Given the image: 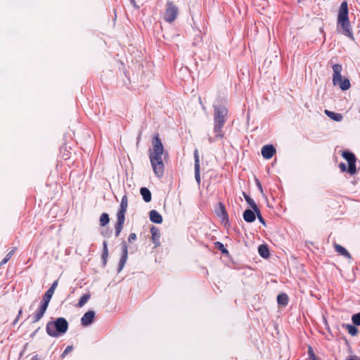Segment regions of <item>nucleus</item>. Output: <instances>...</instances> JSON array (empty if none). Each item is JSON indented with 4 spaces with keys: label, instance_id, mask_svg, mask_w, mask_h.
<instances>
[{
    "label": "nucleus",
    "instance_id": "c03bdc74",
    "mask_svg": "<svg viewBox=\"0 0 360 360\" xmlns=\"http://www.w3.org/2000/svg\"><path fill=\"white\" fill-rule=\"evenodd\" d=\"M19 319H20L19 317L16 316L13 322V325H15L18 323Z\"/></svg>",
    "mask_w": 360,
    "mask_h": 360
},
{
    "label": "nucleus",
    "instance_id": "39448f33",
    "mask_svg": "<svg viewBox=\"0 0 360 360\" xmlns=\"http://www.w3.org/2000/svg\"><path fill=\"white\" fill-rule=\"evenodd\" d=\"M128 206V198L125 194L121 199L119 210L117 212V221L115 224V236L118 237L123 229L125 221V213Z\"/></svg>",
    "mask_w": 360,
    "mask_h": 360
},
{
    "label": "nucleus",
    "instance_id": "a878e982",
    "mask_svg": "<svg viewBox=\"0 0 360 360\" xmlns=\"http://www.w3.org/2000/svg\"><path fill=\"white\" fill-rule=\"evenodd\" d=\"M342 326V328L347 329L349 334H350L352 336H356L359 333V330L356 328L357 326H355L354 323H343Z\"/></svg>",
    "mask_w": 360,
    "mask_h": 360
},
{
    "label": "nucleus",
    "instance_id": "f03ea898",
    "mask_svg": "<svg viewBox=\"0 0 360 360\" xmlns=\"http://www.w3.org/2000/svg\"><path fill=\"white\" fill-rule=\"evenodd\" d=\"M337 31L349 39L354 40L352 27L349 18L348 3L347 1L341 3L338 10Z\"/></svg>",
    "mask_w": 360,
    "mask_h": 360
},
{
    "label": "nucleus",
    "instance_id": "20e7f679",
    "mask_svg": "<svg viewBox=\"0 0 360 360\" xmlns=\"http://www.w3.org/2000/svg\"><path fill=\"white\" fill-rule=\"evenodd\" d=\"M333 59L334 58H332L329 62L332 65L333 70V84L334 86L339 85L342 91L348 90L351 86L349 79L342 77L341 72L342 70V66L338 63H333Z\"/></svg>",
    "mask_w": 360,
    "mask_h": 360
},
{
    "label": "nucleus",
    "instance_id": "58836bf2",
    "mask_svg": "<svg viewBox=\"0 0 360 360\" xmlns=\"http://www.w3.org/2000/svg\"><path fill=\"white\" fill-rule=\"evenodd\" d=\"M111 233L112 232L110 231H109L108 229H106V230L101 231V234L103 237L106 238V237H110Z\"/></svg>",
    "mask_w": 360,
    "mask_h": 360
},
{
    "label": "nucleus",
    "instance_id": "c9c22d12",
    "mask_svg": "<svg viewBox=\"0 0 360 360\" xmlns=\"http://www.w3.org/2000/svg\"><path fill=\"white\" fill-rule=\"evenodd\" d=\"M74 347L73 345H68L65 349L63 351V352L60 355L61 359H64L65 356L70 352L73 350Z\"/></svg>",
    "mask_w": 360,
    "mask_h": 360
},
{
    "label": "nucleus",
    "instance_id": "cd10ccee",
    "mask_svg": "<svg viewBox=\"0 0 360 360\" xmlns=\"http://www.w3.org/2000/svg\"><path fill=\"white\" fill-rule=\"evenodd\" d=\"M90 297H91L90 293L84 294L79 300V302L76 304V307H79V308L82 307L88 302V300L90 299Z\"/></svg>",
    "mask_w": 360,
    "mask_h": 360
},
{
    "label": "nucleus",
    "instance_id": "de8ad7c7",
    "mask_svg": "<svg viewBox=\"0 0 360 360\" xmlns=\"http://www.w3.org/2000/svg\"><path fill=\"white\" fill-rule=\"evenodd\" d=\"M24 352H25L24 350H22V352L20 353V356H22V354H23Z\"/></svg>",
    "mask_w": 360,
    "mask_h": 360
},
{
    "label": "nucleus",
    "instance_id": "ea45409f",
    "mask_svg": "<svg viewBox=\"0 0 360 360\" xmlns=\"http://www.w3.org/2000/svg\"><path fill=\"white\" fill-rule=\"evenodd\" d=\"M256 185L261 193H263L262 186L258 179H256Z\"/></svg>",
    "mask_w": 360,
    "mask_h": 360
},
{
    "label": "nucleus",
    "instance_id": "4468645a",
    "mask_svg": "<svg viewBox=\"0 0 360 360\" xmlns=\"http://www.w3.org/2000/svg\"><path fill=\"white\" fill-rule=\"evenodd\" d=\"M194 160H195V164H194V170H195V179L196 182L200 184V159L198 155V149H195L194 153Z\"/></svg>",
    "mask_w": 360,
    "mask_h": 360
},
{
    "label": "nucleus",
    "instance_id": "dca6fc26",
    "mask_svg": "<svg viewBox=\"0 0 360 360\" xmlns=\"http://www.w3.org/2000/svg\"><path fill=\"white\" fill-rule=\"evenodd\" d=\"M95 318V311L92 310H89L86 312L81 319V324L82 326H90L94 320Z\"/></svg>",
    "mask_w": 360,
    "mask_h": 360
},
{
    "label": "nucleus",
    "instance_id": "4be33fe9",
    "mask_svg": "<svg viewBox=\"0 0 360 360\" xmlns=\"http://www.w3.org/2000/svg\"><path fill=\"white\" fill-rule=\"evenodd\" d=\"M140 194L141 195L143 200L146 202H149L151 201L152 195L150 190L146 187H141L140 189Z\"/></svg>",
    "mask_w": 360,
    "mask_h": 360
},
{
    "label": "nucleus",
    "instance_id": "a211bd4d",
    "mask_svg": "<svg viewBox=\"0 0 360 360\" xmlns=\"http://www.w3.org/2000/svg\"><path fill=\"white\" fill-rule=\"evenodd\" d=\"M243 219L248 223H252L256 219V213L252 209H246L243 214Z\"/></svg>",
    "mask_w": 360,
    "mask_h": 360
},
{
    "label": "nucleus",
    "instance_id": "72a5a7b5",
    "mask_svg": "<svg viewBox=\"0 0 360 360\" xmlns=\"http://www.w3.org/2000/svg\"><path fill=\"white\" fill-rule=\"evenodd\" d=\"M339 167V169H340V171L342 172H347L349 173L350 175H354L356 173H352L351 172H349V165L347 166L345 162H340L338 165Z\"/></svg>",
    "mask_w": 360,
    "mask_h": 360
},
{
    "label": "nucleus",
    "instance_id": "393cba45",
    "mask_svg": "<svg viewBox=\"0 0 360 360\" xmlns=\"http://www.w3.org/2000/svg\"><path fill=\"white\" fill-rule=\"evenodd\" d=\"M108 257V250L107 246V242L105 240L103 243V251L101 254L102 265L103 267L106 266L107 260Z\"/></svg>",
    "mask_w": 360,
    "mask_h": 360
},
{
    "label": "nucleus",
    "instance_id": "ddd939ff",
    "mask_svg": "<svg viewBox=\"0 0 360 360\" xmlns=\"http://www.w3.org/2000/svg\"><path fill=\"white\" fill-rule=\"evenodd\" d=\"M276 152V148L271 144L264 145L261 150L262 155L266 160L271 159Z\"/></svg>",
    "mask_w": 360,
    "mask_h": 360
},
{
    "label": "nucleus",
    "instance_id": "7ed1b4c3",
    "mask_svg": "<svg viewBox=\"0 0 360 360\" xmlns=\"http://www.w3.org/2000/svg\"><path fill=\"white\" fill-rule=\"evenodd\" d=\"M69 323L63 317H58L54 321H49L46 323V333L52 338H58L64 335L68 330Z\"/></svg>",
    "mask_w": 360,
    "mask_h": 360
},
{
    "label": "nucleus",
    "instance_id": "49530a36",
    "mask_svg": "<svg viewBox=\"0 0 360 360\" xmlns=\"http://www.w3.org/2000/svg\"><path fill=\"white\" fill-rule=\"evenodd\" d=\"M27 345H28V343H27H27H25V345H24V347H23V349H22V350H24V351H25V350L27 349Z\"/></svg>",
    "mask_w": 360,
    "mask_h": 360
},
{
    "label": "nucleus",
    "instance_id": "a18cd8bd",
    "mask_svg": "<svg viewBox=\"0 0 360 360\" xmlns=\"http://www.w3.org/2000/svg\"><path fill=\"white\" fill-rule=\"evenodd\" d=\"M22 308L21 307L19 311H18V314L17 316L20 318L21 314H22Z\"/></svg>",
    "mask_w": 360,
    "mask_h": 360
},
{
    "label": "nucleus",
    "instance_id": "e433bc0d",
    "mask_svg": "<svg viewBox=\"0 0 360 360\" xmlns=\"http://www.w3.org/2000/svg\"><path fill=\"white\" fill-rule=\"evenodd\" d=\"M307 353H308L309 359L310 360H312V359L316 358V356H315V354H314V351L312 349V347L311 346H309Z\"/></svg>",
    "mask_w": 360,
    "mask_h": 360
},
{
    "label": "nucleus",
    "instance_id": "7c9ffc66",
    "mask_svg": "<svg viewBox=\"0 0 360 360\" xmlns=\"http://www.w3.org/2000/svg\"><path fill=\"white\" fill-rule=\"evenodd\" d=\"M16 250H17V248L14 247L9 252H8V254L6 255V257L0 262V266L6 264L9 261V259L11 258V257L15 252Z\"/></svg>",
    "mask_w": 360,
    "mask_h": 360
},
{
    "label": "nucleus",
    "instance_id": "f704fd0d",
    "mask_svg": "<svg viewBox=\"0 0 360 360\" xmlns=\"http://www.w3.org/2000/svg\"><path fill=\"white\" fill-rule=\"evenodd\" d=\"M352 321L355 326H360V312L352 315Z\"/></svg>",
    "mask_w": 360,
    "mask_h": 360
},
{
    "label": "nucleus",
    "instance_id": "b1692460",
    "mask_svg": "<svg viewBox=\"0 0 360 360\" xmlns=\"http://www.w3.org/2000/svg\"><path fill=\"white\" fill-rule=\"evenodd\" d=\"M288 301L289 297L286 293L282 292L278 295L277 302L278 305L285 307L288 305Z\"/></svg>",
    "mask_w": 360,
    "mask_h": 360
},
{
    "label": "nucleus",
    "instance_id": "4c0bfd02",
    "mask_svg": "<svg viewBox=\"0 0 360 360\" xmlns=\"http://www.w3.org/2000/svg\"><path fill=\"white\" fill-rule=\"evenodd\" d=\"M136 240V234L135 233H131L128 237V243H132Z\"/></svg>",
    "mask_w": 360,
    "mask_h": 360
},
{
    "label": "nucleus",
    "instance_id": "2eb2a0df",
    "mask_svg": "<svg viewBox=\"0 0 360 360\" xmlns=\"http://www.w3.org/2000/svg\"><path fill=\"white\" fill-rule=\"evenodd\" d=\"M58 280H56L51 285V287L45 292L44 295L42 297L41 301L45 302L47 304H49L53 295L55 292L56 288L58 286Z\"/></svg>",
    "mask_w": 360,
    "mask_h": 360
},
{
    "label": "nucleus",
    "instance_id": "0eeeda50",
    "mask_svg": "<svg viewBox=\"0 0 360 360\" xmlns=\"http://www.w3.org/2000/svg\"><path fill=\"white\" fill-rule=\"evenodd\" d=\"M179 14V8L172 1L167 0L164 12V20L169 23L173 22Z\"/></svg>",
    "mask_w": 360,
    "mask_h": 360
},
{
    "label": "nucleus",
    "instance_id": "37998d69",
    "mask_svg": "<svg viewBox=\"0 0 360 360\" xmlns=\"http://www.w3.org/2000/svg\"><path fill=\"white\" fill-rule=\"evenodd\" d=\"M129 1L134 8H139V6L136 5L135 0H129Z\"/></svg>",
    "mask_w": 360,
    "mask_h": 360
},
{
    "label": "nucleus",
    "instance_id": "412c9836",
    "mask_svg": "<svg viewBox=\"0 0 360 360\" xmlns=\"http://www.w3.org/2000/svg\"><path fill=\"white\" fill-rule=\"evenodd\" d=\"M334 248L335 251L340 255L345 257V258L350 259L351 255L350 253L347 250L346 248L342 247V245L334 243Z\"/></svg>",
    "mask_w": 360,
    "mask_h": 360
},
{
    "label": "nucleus",
    "instance_id": "473e14b6",
    "mask_svg": "<svg viewBox=\"0 0 360 360\" xmlns=\"http://www.w3.org/2000/svg\"><path fill=\"white\" fill-rule=\"evenodd\" d=\"M255 211V212L256 213V217H257L258 220L259 221V222L264 226H266V221L264 220V219L262 217V214H261V212H260V210L259 208L257 207V208L254 209L253 210Z\"/></svg>",
    "mask_w": 360,
    "mask_h": 360
},
{
    "label": "nucleus",
    "instance_id": "423d86ee",
    "mask_svg": "<svg viewBox=\"0 0 360 360\" xmlns=\"http://www.w3.org/2000/svg\"><path fill=\"white\" fill-rule=\"evenodd\" d=\"M162 156V155H149V159L153 172L158 178L162 177L165 172V165Z\"/></svg>",
    "mask_w": 360,
    "mask_h": 360
},
{
    "label": "nucleus",
    "instance_id": "79ce46f5",
    "mask_svg": "<svg viewBox=\"0 0 360 360\" xmlns=\"http://www.w3.org/2000/svg\"><path fill=\"white\" fill-rule=\"evenodd\" d=\"M40 330V327H39L38 328H37L31 335H30V337L31 338H33L34 336L36 335V334L38 333V331Z\"/></svg>",
    "mask_w": 360,
    "mask_h": 360
},
{
    "label": "nucleus",
    "instance_id": "6e6552de",
    "mask_svg": "<svg viewBox=\"0 0 360 360\" xmlns=\"http://www.w3.org/2000/svg\"><path fill=\"white\" fill-rule=\"evenodd\" d=\"M152 146L153 148L149 150V155L158 156L165 155V157L166 155H168L167 152L165 153L164 146L158 133L155 134L153 136Z\"/></svg>",
    "mask_w": 360,
    "mask_h": 360
},
{
    "label": "nucleus",
    "instance_id": "5701e85b",
    "mask_svg": "<svg viewBox=\"0 0 360 360\" xmlns=\"http://www.w3.org/2000/svg\"><path fill=\"white\" fill-rule=\"evenodd\" d=\"M324 112L328 117L334 121L341 122L343 119V116L340 113L330 111L328 110H325Z\"/></svg>",
    "mask_w": 360,
    "mask_h": 360
},
{
    "label": "nucleus",
    "instance_id": "f257e3e1",
    "mask_svg": "<svg viewBox=\"0 0 360 360\" xmlns=\"http://www.w3.org/2000/svg\"><path fill=\"white\" fill-rule=\"evenodd\" d=\"M214 127L213 131L214 133V137H212L208 134V141L210 143L214 142L215 139H223L224 133L222 129L228 118L229 110L226 107V101L224 99L217 100V103H214Z\"/></svg>",
    "mask_w": 360,
    "mask_h": 360
},
{
    "label": "nucleus",
    "instance_id": "2f4dec72",
    "mask_svg": "<svg viewBox=\"0 0 360 360\" xmlns=\"http://www.w3.org/2000/svg\"><path fill=\"white\" fill-rule=\"evenodd\" d=\"M214 247L219 250L223 255H228L229 250L224 246V245L219 242L217 241L214 243Z\"/></svg>",
    "mask_w": 360,
    "mask_h": 360
},
{
    "label": "nucleus",
    "instance_id": "a19ab883",
    "mask_svg": "<svg viewBox=\"0 0 360 360\" xmlns=\"http://www.w3.org/2000/svg\"><path fill=\"white\" fill-rule=\"evenodd\" d=\"M31 360H41V357L39 354H35L32 357Z\"/></svg>",
    "mask_w": 360,
    "mask_h": 360
},
{
    "label": "nucleus",
    "instance_id": "f8f14e48",
    "mask_svg": "<svg viewBox=\"0 0 360 360\" xmlns=\"http://www.w3.org/2000/svg\"><path fill=\"white\" fill-rule=\"evenodd\" d=\"M48 307L49 304L41 301L39 309L36 311L32 316V323L38 322L44 316Z\"/></svg>",
    "mask_w": 360,
    "mask_h": 360
},
{
    "label": "nucleus",
    "instance_id": "c85d7f7f",
    "mask_svg": "<svg viewBox=\"0 0 360 360\" xmlns=\"http://www.w3.org/2000/svg\"><path fill=\"white\" fill-rule=\"evenodd\" d=\"M243 195L251 209L254 210L258 207L255 202L245 192H243Z\"/></svg>",
    "mask_w": 360,
    "mask_h": 360
},
{
    "label": "nucleus",
    "instance_id": "f3484780",
    "mask_svg": "<svg viewBox=\"0 0 360 360\" xmlns=\"http://www.w3.org/2000/svg\"><path fill=\"white\" fill-rule=\"evenodd\" d=\"M150 233H151V240L153 243L155 244V248H157L160 245V233L158 228L152 226L150 228Z\"/></svg>",
    "mask_w": 360,
    "mask_h": 360
},
{
    "label": "nucleus",
    "instance_id": "aec40b11",
    "mask_svg": "<svg viewBox=\"0 0 360 360\" xmlns=\"http://www.w3.org/2000/svg\"><path fill=\"white\" fill-rule=\"evenodd\" d=\"M258 253L264 259H268L270 257L269 246L266 244H262L258 247Z\"/></svg>",
    "mask_w": 360,
    "mask_h": 360
},
{
    "label": "nucleus",
    "instance_id": "bb28decb",
    "mask_svg": "<svg viewBox=\"0 0 360 360\" xmlns=\"http://www.w3.org/2000/svg\"><path fill=\"white\" fill-rule=\"evenodd\" d=\"M60 154L62 158L67 160L70 158V151L68 148V146L66 144L63 145L60 147Z\"/></svg>",
    "mask_w": 360,
    "mask_h": 360
},
{
    "label": "nucleus",
    "instance_id": "c756f323",
    "mask_svg": "<svg viewBox=\"0 0 360 360\" xmlns=\"http://www.w3.org/2000/svg\"><path fill=\"white\" fill-rule=\"evenodd\" d=\"M99 222H100V225L101 226H106L107 224H109L110 222V217H109V215L107 213H103L101 217H100V219H99Z\"/></svg>",
    "mask_w": 360,
    "mask_h": 360
},
{
    "label": "nucleus",
    "instance_id": "9b49d317",
    "mask_svg": "<svg viewBox=\"0 0 360 360\" xmlns=\"http://www.w3.org/2000/svg\"><path fill=\"white\" fill-rule=\"evenodd\" d=\"M122 245V256L120 259V262L118 264L117 272H120L123 267L124 266L127 258H128V246L127 242L123 240L121 243Z\"/></svg>",
    "mask_w": 360,
    "mask_h": 360
},
{
    "label": "nucleus",
    "instance_id": "6ab92c4d",
    "mask_svg": "<svg viewBox=\"0 0 360 360\" xmlns=\"http://www.w3.org/2000/svg\"><path fill=\"white\" fill-rule=\"evenodd\" d=\"M149 218L155 224H161L163 221L162 215L155 210L149 212Z\"/></svg>",
    "mask_w": 360,
    "mask_h": 360
},
{
    "label": "nucleus",
    "instance_id": "1a4fd4ad",
    "mask_svg": "<svg viewBox=\"0 0 360 360\" xmlns=\"http://www.w3.org/2000/svg\"><path fill=\"white\" fill-rule=\"evenodd\" d=\"M342 157L347 162L349 165V172L356 173V157L354 153L349 150H342L341 153Z\"/></svg>",
    "mask_w": 360,
    "mask_h": 360
},
{
    "label": "nucleus",
    "instance_id": "9d476101",
    "mask_svg": "<svg viewBox=\"0 0 360 360\" xmlns=\"http://www.w3.org/2000/svg\"><path fill=\"white\" fill-rule=\"evenodd\" d=\"M214 213L218 218L224 223V225L229 224V214L226 210V207L222 202H219L214 207Z\"/></svg>",
    "mask_w": 360,
    "mask_h": 360
},
{
    "label": "nucleus",
    "instance_id": "09e8293b",
    "mask_svg": "<svg viewBox=\"0 0 360 360\" xmlns=\"http://www.w3.org/2000/svg\"><path fill=\"white\" fill-rule=\"evenodd\" d=\"M347 360H359V359H356L351 358V359H348ZM359 360H360V359H359Z\"/></svg>",
    "mask_w": 360,
    "mask_h": 360
}]
</instances>
